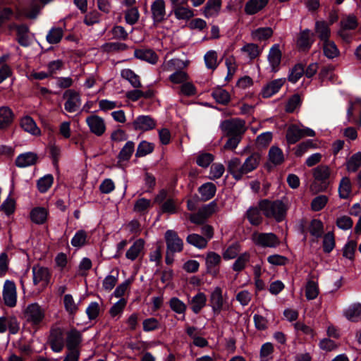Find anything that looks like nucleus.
Here are the masks:
<instances>
[{"mask_svg": "<svg viewBox=\"0 0 361 361\" xmlns=\"http://www.w3.org/2000/svg\"><path fill=\"white\" fill-rule=\"evenodd\" d=\"M305 69L302 64H296L290 71L288 75V80L293 83H295L304 75Z\"/></svg>", "mask_w": 361, "mask_h": 361, "instance_id": "obj_52", "label": "nucleus"}, {"mask_svg": "<svg viewBox=\"0 0 361 361\" xmlns=\"http://www.w3.org/2000/svg\"><path fill=\"white\" fill-rule=\"evenodd\" d=\"M221 7V0H208L204 7V16L214 17L219 14Z\"/></svg>", "mask_w": 361, "mask_h": 361, "instance_id": "obj_33", "label": "nucleus"}, {"mask_svg": "<svg viewBox=\"0 0 361 361\" xmlns=\"http://www.w3.org/2000/svg\"><path fill=\"white\" fill-rule=\"evenodd\" d=\"M310 233L315 238H319L324 233L323 224L320 220L314 219L310 226Z\"/></svg>", "mask_w": 361, "mask_h": 361, "instance_id": "obj_55", "label": "nucleus"}, {"mask_svg": "<svg viewBox=\"0 0 361 361\" xmlns=\"http://www.w3.org/2000/svg\"><path fill=\"white\" fill-rule=\"evenodd\" d=\"M323 49L324 55L329 59H334L339 54L336 45L332 41L327 40L324 42Z\"/></svg>", "mask_w": 361, "mask_h": 361, "instance_id": "obj_43", "label": "nucleus"}, {"mask_svg": "<svg viewBox=\"0 0 361 361\" xmlns=\"http://www.w3.org/2000/svg\"><path fill=\"white\" fill-rule=\"evenodd\" d=\"M282 51L279 44H274L269 49L267 55L268 69L271 73H276L281 68Z\"/></svg>", "mask_w": 361, "mask_h": 361, "instance_id": "obj_7", "label": "nucleus"}, {"mask_svg": "<svg viewBox=\"0 0 361 361\" xmlns=\"http://www.w3.org/2000/svg\"><path fill=\"white\" fill-rule=\"evenodd\" d=\"M273 34L270 27H259L252 32V37L256 40H265L269 38Z\"/></svg>", "mask_w": 361, "mask_h": 361, "instance_id": "obj_48", "label": "nucleus"}, {"mask_svg": "<svg viewBox=\"0 0 361 361\" xmlns=\"http://www.w3.org/2000/svg\"><path fill=\"white\" fill-rule=\"evenodd\" d=\"M269 160L274 165H279L284 161L283 151L277 146H272L269 151Z\"/></svg>", "mask_w": 361, "mask_h": 361, "instance_id": "obj_35", "label": "nucleus"}, {"mask_svg": "<svg viewBox=\"0 0 361 361\" xmlns=\"http://www.w3.org/2000/svg\"><path fill=\"white\" fill-rule=\"evenodd\" d=\"M82 341V336L80 331L76 329H71L68 332L66 336V346L69 350H76V348Z\"/></svg>", "mask_w": 361, "mask_h": 361, "instance_id": "obj_30", "label": "nucleus"}, {"mask_svg": "<svg viewBox=\"0 0 361 361\" xmlns=\"http://www.w3.org/2000/svg\"><path fill=\"white\" fill-rule=\"evenodd\" d=\"M357 25V23L355 16L353 15L347 16L341 21V30L339 31V35L345 39L344 31L345 30H353Z\"/></svg>", "mask_w": 361, "mask_h": 361, "instance_id": "obj_40", "label": "nucleus"}, {"mask_svg": "<svg viewBox=\"0 0 361 361\" xmlns=\"http://www.w3.org/2000/svg\"><path fill=\"white\" fill-rule=\"evenodd\" d=\"M347 121L361 126V99L350 102L347 109Z\"/></svg>", "mask_w": 361, "mask_h": 361, "instance_id": "obj_9", "label": "nucleus"}, {"mask_svg": "<svg viewBox=\"0 0 361 361\" xmlns=\"http://www.w3.org/2000/svg\"><path fill=\"white\" fill-rule=\"evenodd\" d=\"M211 306L214 312H219L223 308L224 298L219 288H216L210 297Z\"/></svg>", "mask_w": 361, "mask_h": 361, "instance_id": "obj_26", "label": "nucleus"}, {"mask_svg": "<svg viewBox=\"0 0 361 361\" xmlns=\"http://www.w3.org/2000/svg\"><path fill=\"white\" fill-rule=\"evenodd\" d=\"M14 114L11 109L6 106L0 107V130L8 128L13 122Z\"/></svg>", "mask_w": 361, "mask_h": 361, "instance_id": "obj_21", "label": "nucleus"}, {"mask_svg": "<svg viewBox=\"0 0 361 361\" xmlns=\"http://www.w3.org/2000/svg\"><path fill=\"white\" fill-rule=\"evenodd\" d=\"M79 302H75L71 294L64 295L63 303L66 310L71 314H74L78 310Z\"/></svg>", "mask_w": 361, "mask_h": 361, "instance_id": "obj_47", "label": "nucleus"}, {"mask_svg": "<svg viewBox=\"0 0 361 361\" xmlns=\"http://www.w3.org/2000/svg\"><path fill=\"white\" fill-rule=\"evenodd\" d=\"M152 16L154 24L161 23L166 18V5L164 0H155L151 6Z\"/></svg>", "mask_w": 361, "mask_h": 361, "instance_id": "obj_15", "label": "nucleus"}, {"mask_svg": "<svg viewBox=\"0 0 361 361\" xmlns=\"http://www.w3.org/2000/svg\"><path fill=\"white\" fill-rule=\"evenodd\" d=\"M37 160V155L33 152H26L20 154L16 160L18 167L25 168L34 165Z\"/></svg>", "mask_w": 361, "mask_h": 361, "instance_id": "obj_22", "label": "nucleus"}, {"mask_svg": "<svg viewBox=\"0 0 361 361\" xmlns=\"http://www.w3.org/2000/svg\"><path fill=\"white\" fill-rule=\"evenodd\" d=\"M220 126L226 134L231 136H241L246 130L245 122L240 118L226 120Z\"/></svg>", "mask_w": 361, "mask_h": 361, "instance_id": "obj_5", "label": "nucleus"}, {"mask_svg": "<svg viewBox=\"0 0 361 361\" xmlns=\"http://www.w3.org/2000/svg\"><path fill=\"white\" fill-rule=\"evenodd\" d=\"M314 130L302 125L300 127L295 124L290 125L286 131V138L289 145H293L304 137H314Z\"/></svg>", "mask_w": 361, "mask_h": 361, "instance_id": "obj_2", "label": "nucleus"}, {"mask_svg": "<svg viewBox=\"0 0 361 361\" xmlns=\"http://www.w3.org/2000/svg\"><path fill=\"white\" fill-rule=\"evenodd\" d=\"M39 0H30L20 10L27 18L34 19L37 16L42 8V6Z\"/></svg>", "mask_w": 361, "mask_h": 361, "instance_id": "obj_18", "label": "nucleus"}, {"mask_svg": "<svg viewBox=\"0 0 361 361\" xmlns=\"http://www.w3.org/2000/svg\"><path fill=\"white\" fill-rule=\"evenodd\" d=\"M48 211L44 207H35L30 212V219L37 224H44L47 218Z\"/></svg>", "mask_w": 361, "mask_h": 361, "instance_id": "obj_31", "label": "nucleus"}, {"mask_svg": "<svg viewBox=\"0 0 361 361\" xmlns=\"http://www.w3.org/2000/svg\"><path fill=\"white\" fill-rule=\"evenodd\" d=\"M63 35V30L60 27L51 28L47 35V40L49 44L59 42Z\"/></svg>", "mask_w": 361, "mask_h": 361, "instance_id": "obj_50", "label": "nucleus"}, {"mask_svg": "<svg viewBox=\"0 0 361 361\" xmlns=\"http://www.w3.org/2000/svg\"><path fill=\"white\" fill-rule=\"evenodd\" d=\"M345 318L350 322H357L361 319V303L350 305L343 311Z\"/></svg>", "mask_w": 361, "mask_h": 361, "instance_id": "obj_23", "label": "nucleus"}, {"mask_svg": "<svg viewBox=\"0 0 361 361\" xmlns=\"http://www.w3.org/2000/svg\"><path fill=\"white\" fill-rule=\"evenodd\" d=\"M49 343L54 352L59 353L63 350L64 346V338L61 329L56 328L51 331Z\"/></svg>", "mask_w": 361, "mask_h": 361, "instance_id": "obj_13", "label": "nucleus"}, {"mask_svg": "<svg viewBox=\"0 0 361 361\" xmlns=\"http://www.w3.org/2000/svg\"><path fill=\"white\" fill-rule=\"evenodd\" d=\"M225 171L224 166L221 163H215L210 167L209 178L210 179H216L222 176Z\"/></svg>", "mask_w": 361, "mask_h": 361, "instance_id": "obj_56", "label": "nucleus"}, {"mask_svg": "<svg viewBox=\"0 0 361 361\" xmlns=\"http://www.w3.org/2000/svg\"><path fill=\"white\" fill-rule=\"evenodd\" d=\"M188 80V74L183 71H178L169 76V80L174 84L183 85Z\"/></svg>", "mask_w": 361, "mask_h": 361, "instance_id": "obj_61", "label": "nucleus"}, {"mask_svg": "<svg viewBox=\"0 0 361 361\" xmlns=\"http://www.w3.org/2000/svg\"><path fill=\"white\" fill-rule=\"evenodd\" d=\"M145 245L144 240L140 238L134 242L126 253L127 259L134 261L135 260L141 252L142 251Z\"/></svg>", "mask_w": 361, "mask_h": 361, "instance_id": "obj_29", "label": "nucleus"}, {"mask_svg": "<svg viewBox=\"0 0 361 361\" xmlns=\"http://www.w3.org/2000/svg\"><path fill=\"white\" fill-rule=\"evenodd\" d=\"M313 36V33L308 29L302 31L297 40L298 47L302 50L310 49L314 41Z\"/></svg>", "mask_w": 361, "mask_h": 361, "instance_id": "obj_24", "label": "nucleus"}, {"mask_svg": "<svg viewBox=\"0 0 361 361\" xmlns=\"http://www.w3.org/2000/svg\"><path fill=\"white\" fill-rule=\"evenodd\" d=\"M212 96L215 101L221 104H226L230 102V94L221 87L214 89L212 92Z\"/></svg>", "mask_w": 361, "mask_h": 361, "instance_id": "obj_38", "label": "nucleus"}, {"mask_svg": "<svg viewBox=\"0 0 361 361\" xmlns=\"http://www.w3.org/2000/svg\"><path fill=\"white\" fill-rule=\"evenodd\" d=\"M262 214L259 204L257 207H250L247 212V216L250 223L255 226L260 224L262 221Z\"/></svg>", "mask_w": 361, "mask_h": 361, "instance_id": "obj_36", "label": "nucleus"}, {"mask_svg": "<svg viewBox=\"0 0 361 361\" xmlns=\"http://www.w3.org/2000/svg\"><path fill=\"white\" fill-rule=\"evenodd\" d=\"M154 150V145L147 141H142L137 146L135 156L137 157H142L150 153Z\"/></svg>", "mask_w": 361, "mask_h": 361, "instance_id": "obj_45", "label": "nucleus"}, {"mask_svg": "<svg viewBox=\"0 0 361 361\" xmlns=\"http://www.w3.org/2000/svg\"><path fill=\"white\" fill-rule=\"evenodd\" d=\"M221 262V256L214 252H210L206 257L207 272L216 275L219 271V264Z\"/></svg>", "mask_w": 361, "mask_h": 361, "instance_id": "obj_20", "label": "nucleus"}, {"mask_svg": "<svg viewBox=\"0 0 361 361\" xmlns=\"http://www.w3.org/2000/svg\"><path fill=\"white\" fill-rule=\"evenodd\" d=\"M255 245L261 247H276L280 244L277 236L273 233H257L252 235Z\"/></svg>", "mask_w": 361, "mask_h": 361, "instance_id": "obj_6", "label": "nucleus"}, {"mask_svg": "<svg viewBox=\"0 0 361 361\" xmlns=\"http://www.w3.org/2000/svg\"><path fill=\"white\" fill-rule=\"evenodd\" d=\"M173 11L176 18L179 20H188L193 16L192 11L184 6L177 7Z\"/></svg>", "mask_w": 361, "mask_h": 361, "instance_id": "obj_54", "label": "nucleus"}, {"mask_svg": "<svg viewBox=\"0 0 361 361\" xmlns=\"http://www.w3.org/2000/svg\"><path fill=\"white\" fill-rule=\"evenodd\" d=\"M17 40L23 47H28L31 44V39L29 36V29L25 25L16 26Z\"/></svg>", "mask_w": 361, "mask_h": 361, "instance_id": "obj_27", "label": "nucleus"}, {"mask_svg": "<svg viewBox=\"0 0 361 361\" xmlns=\"http://www.w3.org/2000/svg\"><path fill=\"white\" fill-rule=\"evenodd\" d=\"M315 32L318 35L319 39L326 42L329 40L330 35V29L329 25L324 21H317L315 23Z\"/></svg>", "mask_w": 361, "mask_h": 361, "instance_id": "obj_37", "label": "nucleus"}, {"mask_svg": "<svg viewBox=\"0 0 361 361\" xmlns=\"http://www.w3.org/2000/svg\"><path fill=\"white\" fill-rule=\"evenodd\" d=\"M134 56L135 58L145 61L151 64L157 63L159 59L157 54L153 50L147 49H135Z\"/></svg>", "mask_w": 361, "mask_h": 361, "instance_id": "obj_19", "label": "nucleus"}, {"mask_svg": "<svg viewBox=\"0 0 361 361\" xmlns=\"http://www.w3.org/2000/svg\"><path fill=\"white\" fill-rule=\"evenodd\" d=\"M20 126L25 131L32 135L37 136L41 134L40 129L37 126L35 121L29 116H26L21 119Z\"/></svg>", "mask_w": 361, "mask_h": 361, "instance_id": "obj_25", "label": "nucleus"}, {"mask_svg": "<svg viewBox=\"0 0 361 361\" xmlns=\"http://www.w3.org/2000/svg\"><path fill=\"white\" fill-rule=\"evenodd\" d=\"M351 192V183L348 178L344 177L341 180L338 192L341 198L346 199Z\"/></svg>", "mask_w": 361, "mask_h": 361, "instance_id": "obj_46", "label": "nucleus"}, {"mask_svg": "<svg viewBox=\"0 0 361 361\" xmlns=\"http://www.w3.org/2000/svg\"><path fill=\"white\" fill-rule=\"evenodd\" d=\"M156 121L149 116H139L133 122V128L135 130L148 131L156 127Z\"/></svg>", "mask_w": 361, "mask_h": 361, "instance_id": "obj_14", "label": "nucleus"}, {"mask_svg": "<svg viewBox=\"0 0 361 361\" xmlns=\"http://www.w3.org/2000/svg\"><path fill=\"white\" fill-rule=\"evenodd\" d=\"M204 63L207 68L214 70L219 65L217 53L215 51H209L204 54Z\"/></svg>", "mask_w": 361, "mask_h": 361, "instance_id": "obj_44", "label": "nucleus"}, {"mask_svg": "<svg viewBox=\"0 0 361 361\" xmlns=\"http://www.w3.org/2000/svg\"><path fill=\"white\" fill-rule=\"evenodd\" d=\"M259 209L262 214L268 219H272L280 222L286 215L288 207L281 200H269L264 199L259 202Z\"/></svg>", "mask_w": 361, "mask_h": 361, "instance_id": "obj_1", "label": "nucleus"}, {"mask_svg": "<svg viewBox=\"0 0 361 361\" xmlns=\"http://www.w3.org/2000/svg\"><path fill=\"white\" fill-rule=\"evenodd\" d=\"M319 295L318 284L316 281L308 279L305 286V296L309 300L315 299Z\"/></svg>", "mask_w": 361, "mask_h": 361, "instance_id": "obj_41", "label": "nucleus"}, {"mask_svg": "<svg viewBox=\"0 0 361 361\" xmlns=\"http://www.w3.org/2000/svg\"><path fill=\"white\" fill-rule=\"evenodd\" d=\"M86 123L90 132L97 136L102 135L106 130V124L104 119L97 115L87 116Z\"/></svg>", "mask_w": 361, "mask_h": 361, "instance_id": "obj_11", "label": "nucleus"}, {"mask_svg": "<svg viewBox=\"0 0 361 361\" xmlns=\"http://www.w3.org/2000/svg\"><path fill=\"white\" fill-rule=\"evenodd\" d=\"M127 45L122 42H112L104 44L101 49L102 51L106 53H116L125 51L127 49Z\"/></svg>", "mask_w": 361, "mask_h": 361, "instance_id": "obj_39", "label": "nucleus"}, {"mask_svg": "<svg viewBox=\"0 0 361 361\" xmlns=\"http://www.w3.org/2000/svg\"><path fill=\"white\" fill-rule=\"evenodd\" d=\"M330 171L326 166H319L314 171V177L317 180L324 181L329 178Z\"/></svg>", "mask_w": 361, "mask_h": 361, "instance_id": "obj_57", "label": "nucleus"}, {"mask_svg": "<svg viewBox=\"0 0 361 361\" xmlns=\"http://www.w3.org/2000/svg\"><path fill=\"white\" fill-rule=\"evenodd\" d=\"M53 180V176L49 174L39 178L37 183L39 191L42 193L46 192L52 185Z\"/></svg>", "mask_w": 361, "mask_h": 361, "instance_id": "obj_49", "label": "nucleus"}, {"mask_svg": "<svg viewBox=\"0 0 361 361\" xmlns=\"http://www.w3.org/2000/svg\"><path fill=\"white\" fill-rule=\"evenodd\" d=\"M228 172L236 180H240L245 175L243 164L238 157H233L227 162Z\"/></svg>", "mask_w": 361, "mask_h": 361, "instance_id": "obj_16", "label": "nucleus"}, {"mask_svg": "<svg viewBox=\"0 0 361 361\" xmlns=\"http://www.w3.org/2000/svg\"><path fill=\"white\" fill-rule=\"evenodd\" d=\"M268 0H248L245 6V12L247 15H254L267 4Z\"/></svg>", "mask_w": 361, "mask_h": 361, "instance_id": "obj_28", "label": "nucleus"}, {"mask_svg": "<svg viewBox=\"0 0 361 361\" xmlns=\"http://www.w3.org/2000/svg\"><path fill=\"white\" fill-rule=\"evenodd\" d=\"M328 202V198L326 195H319L314 198L311 203V208L314 212H318L322 209Z\"/></svg>", "mask_w": 361, "mask_h": 361, "instance_id": "obj_60", "label": "nucleus"}, {"mask_svg": "<svg viewBox=\"0 0 361 361\" xmlns=\"http://www.w3.org/2000/svg\"><path fill=\"white\" fill-rule=\"evenodd\" d=\"M260 161V156L259 154L255 153L249 156L243 164L245 174H247L257 169Z\"/></svg>", "mask_w": 361, "mask_h": 361, "instance_id": "obj_34", "label": "nucleus"}, {"mask_svg": "<svg viewBox=\"0 0 361 361\" xmlns=\"http://www.w3.org/2000/svg\"><path fill=\"white\" fill-rule=\"evenodd\" d=\"M87 234L85 231L80 230L74 235L71 239V244L73 247H80L85 245L86 242Z\"/></svg>", "mask_w": 361, "mask_h": 361, "instance_id": "obj_62", "label": "nucleus"}, {"mask_svg": "<svg viewBox=\"0 0 361 361\" xmlns=\"http://www.w3.org/2000/svg\"><path fill=\"white\" fill-rule=\"evenodd\" d=\"M25 319L30 324H40L45 318V310L37 302L27 305L23 310Z\"/></svg>", "mask_w": 361, "mask_h": 361, "instance_id": "obj_3", "label": "nucleus"}, {"mask_svg": "<svg viewBox=\"0 0 361 361\" xmlns=\"http://www.w3.org/2000/svg\"><path fill=\"white\" fill-rule=\"evenodd\" d=\"M140 13L136 7L128 9L125 14V19L127 23L134 25L139 19Z\"/></svg>", "mask_w": 361, "mask_h": 361, "instance_id": "obj_63", "label": "nucleus"}, {"mask_svg": "<svg viewBox=\"0 0 361 361\" xmlns=\"http://www.w3.org/2000/svg\"><path fill=\"white\" fill-rule=\"evenodd\" d=\"M242 51L246 53L250 59H255L261 53L258 46L255 44H247L241 49Z\"/></svg>", "mask_w": 361, "mask_h": 361, "instance_id": "obj_59", "label": "nucleus"}, {"mask_svg": "<svg viewBox=\"0 0 361 361\" xmlns=\"http://www.w3.org/2000/svg\"><path fill=\"white\" fill-rule=\"evenodd\" d=\"M361 166V153L357 152L353 154L347 162V170L350 172H355Z\"/></svg>", "mask_w": 361, "mask_h": 361, "instance_id": "obj_53", "label": "nucleus"}, {"mask_svg": "<svg viewBox=\"0 0 361 361\" xmlns=\"http://www.w3.org/2000/svg\"><path fill=\"white\" fill-rule=\"evenodd\" d=\"M171 309L177 314H184L186 310V305L178 298H172L169 301Z\"/></svg>", "mask_w": 361, "mask_h": 361, "instance_id": "obj_58", "label": "nucleus"}, {"mask_svg": "<svg viewBox=\"0 0 361 361\" xmlns=\"http://www.w3.org/2000/svg\"><path fill=\"white\" fill-rule=\"evenodd\" d=\"M63 97L66 98L64 104L66 111L69 113L75 112L81 105V99L80 94L71 90H67Z\"/></svg>", "mask_w": 361, "mask_h": 361, "instance_id": "obj_12", "label": "nucleus"}, {"mask_svg": "<svg viewBox=\"0 0 361 361\" xmlns=\"http://www.w3.org/2000/svg\"><path fill=\"white\" fill-rule=\"evenodd\" d=\"M135 150V144L132 141L127 142L118 154L119 161H128Z\"/></svg>", "mask_w": 361, "mask_h": 361, "instance_id": "obj_42", "label": "nucleus"}, {"mask_svg": "<svg viewBox=\"0 0 361 361\" xmlns=\"http://www.w3.org/2000/svg\"><path fill=\"white\" fill-rule=\"evenodd\" d=\"M274 347L273 345L269 343H264L260 350V357L262 361H268L271 358V355L273 353Z\"/></svg>", "mask_w": 361, "mask_h": 361, "instance_id": "obj_64", "label": "nucleus"}, {"mask_svg": "<svg viewBox=\"0 0 361 361\" xmlns=\"http://www.w3.org/2000/svg\"><path fill=\"white\" fill-rule=\"evenodd\" d=\"M286 81L285 78L275 79L266 85H264L261 91V94L264 98H269L279 92Z\"/></svg>", "mask_w": 361, "mask_h": 361, "instance_id": "obj_17", "label": "nucleus"}, {"mask_svg": "<svg viewBox=\"0 0 361 361\" xmlns=\"http://www.w3.org/2000/svg\"><path fill=\"white\" fill-rule=\"evenodd\" d=\"M165 240L168 254L180 252L183 248V242L179 238L177 233L172 230H168L165 233Z\"/></svg>", "mask_w": 361, "mask_h": 361, "instance_id": "obj_8", "label": "nucleus"}, {"mask_svg": "<svg viewBox=\"0 0 361 361\" xmlns=\"http://www.w3.org/2000/svg\"><path fill=\"white\" fill-rule=\"evenodd\" d=\"M3 298L5 304L8 307H14L17 302L16 287L14 282L7 280L4 283Z\"/></svg>", "mask_w": 361, "mask_h": 361, "instance_id": "obj_10", "label": "nucleus"}, {"mask_svg": "<svg viewBox=\"0 0 361 361\" xmlns=\"http://www.w3.org/2000/svg\"><path fill=\"white\" fill-rule=\"evenodd\" d=\"M33 285L39 291L43 290L49 284L51 274L47 267L39 265L34 266L32 269Z\"/></svg>", "mask_w": 361, "mask_h": 361, "instance_id": "obj_4", "label": "nucleus"}, {"mask_svg": "<svg viewBox=\"0 0 361 361\" xmlns=\"http://www.w3.org/2000/svg\"><path fill=\"white\" fill-rule=\"evenodd\" d=\"M126 304L127 300L125 298H120L119 300L114 303L113 306L110 308V316L113 318L117 316H120L122 314L125 307L126 306Z\"/></svg>", "mask_w": 361, "mask_h": 361, "instance_id": "obj_51", "label": "nucleus"}, {"mask_svg": "<svg viewBox=\"0 0 361 361\" xmlns=\"http://www.w3.org/2000/svg\"><path fill=\"white\" fill-rule=\"evenodd\" d=\"M121 75L123 79L128 80L133 87L138 88L141 87L140 77L133 70L124 68L121 70Z\"/></svg>", "mask_w": 361, "mask_h": 361, "instance_id": "obj_32", "label": "nucleus"}]
</instances>
